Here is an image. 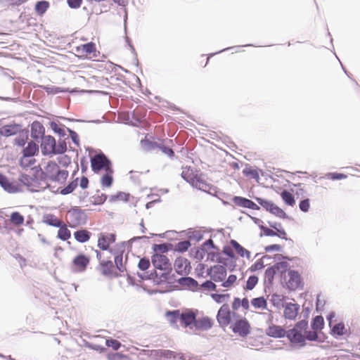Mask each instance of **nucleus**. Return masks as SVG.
Here are the masks:
<instances>
[{
	"label": "nucleus",
	"instance_id": "obj_48",
	"mask_svg": "<svg viewBox=\"0 0 360 360\" xmlns=\"http://www.w3.org/2000/svg\"><path fill=\"white\" fill-rule=\"evenodd\" d=\"M271 214H274L275 216L281 219H285L288 217L286 213L277 205L274 207L273 211L271 212Z\"/></svg>",
	"mask_w": 360,
	"mask_h": 360
},
{
	"label": "nucleus",
	"instance_id": "obj_33",
	"mask_svg": "<svg viewBox=\"0 0 360 360\" xmlns=\"http://www.w3.org/2000/svg\"><path fill=\"white\" fill-rule=\"evenodd\" d=\"M113 172L112 168L105 172V174L101 179V184L102 186L110 187L112 185L113 181Z\"/></svg>",
	"mask_w": 360,
	"mask_h": 360
},
{
	"label": "nucleus",
	"instance_id": "obj_15",
	"mask_svg": "<svg viewBox=\"0 0 360 360\" xmlns=\"http://www.w3.org/2000/svg\"><path fill=\"white\" fill-rule=\"evenodd\" d=\"M152 263L155 269L165 271L171 269V263L165 255L160 254L154 255L152 258Z\"/></svg>",
	"mask_w": 360,
	"mask_h": 360
},
{
	"label": "nucleus",
	"instance_id": "obj_51",
	"mask_svg": "<svg viewBox=\"0 0 360 360\" xmlns=\"http://www.w3.org/2000/svg\"><path fill=\"white\" fill-rule=\"evenodd\" d=\"M138 266H139V268L141 271L147 270L149 268V266H150V261H149V259L148 258H146V257L141 258L139 260V262L138 264Z\"/></svg>",
	"mask_w": 360,
	"mask_h": 360
},
{
	"label": "nucleus",
	"instance_id": "obj_53",
	"mask_svg": "<svg viewBox=\"0 0 360 360\" xmlns=\"http://www.w3.org/2000/svg\"><path fill=\"white\" fill-rule=\"evenodd\" d=\"M27 139L28 136L26 133L23 135H20L18 138L15 139V144L20 147L24 146L26 143Z\"/></svg>",
	"mask_w": 360,
	"mask_h": 360
},
{
	"label": "nucleus",
	"instance_id": "obj_63",
	"mask_svg": "<svg viewBox=\"0 0 360 360\" xmlns=\"http://www.w3.org/2000/svg\"><path fill=\"white\" fill-rule=\"evenodd\" d=\"M223 252L226 255L229 256L231 258L235 257L234 252L231 247H224Z\"/></svg>",
	"mask_w": 360,
	"mask_h": 360
},
{
	"label": "nucleus",
	"instance_id": "obj_4",
	"mask_svg": "<svg viewBox=\"0 0 360 360\" xmlns=\"http://www.w3.org/2000/svg\"><path fill=\"white\" fill-rule=\"evenodd\" d=\"M308 328V323L306 321L297 322L295 327L286 332V336L289 340L295 344L303 346L305 343L306 329Z\"/></svg>",
	"mask_w": 360,
	"mask_h": 360
},
{
	"label": "nucleus",
	"instance_id": "obj_46",
	"mask_svg": "<svg viewBox=\"0 0 360 360\" xmlns=\"http://www.w3.org/2000/svg\"><path fill=\"white\" fill-rule=\"evenodd\" d=\"M152 353H154L155 355L160 356V357L164 356V357L169 358V359H172V358L175 359L176 358L175 354L170 351H161V350L156 351V350H155V351H152Z\"/></svg>",
	"mask_w": 360,
	"mask_h": 360
},
{
	"label": "nucleus",
	"instance_id": "obj_41",
	"mask_svg": "<svg viewBox=\"0 0 360 360\" xmlns=\"http://www.w3.org/2000/svg\"><path fill=\"white\" fill-rule=\"evenodd\" d=\"M257 201L262 207H264V209H266L267 211H269L271 213L273 211V209L274 208V207L276 205L271 201L264 200L262 198H257Z\"/></svg>",
	"mask_w": 360,
	"mask_h": 360
},
{
	"label": "nucleus",
	"instance_id": "obj_42",
	"mask_svg": "<svg viewBox=\"0 0 360 360\" xmlns=\"http://www.w3.org/2000/svg\"><path fill=\"white\" fill-rule=\"evenodd\" d=\"M258 281H259V279L257 276H255V275L250 276L246 282V285L244 287V289L248 290H252L255 287V285L257 284Z\"/></svg>",
	"mask_w": 360,
	"mask_h": 360
},
{
	"label": "nucleus",
	"instance_id": "obj_64",
	"mask_svg": "<svg viewBox=\"0 0 360 360\" xmlns=\"http://www.w3.org/2000/svg\"><path fill=\"white\" fill-rule=\"evenodd\" d=\"M241 300V307H243L245 310H248L250 308V302L247 297H244L243 299H240Z\"/></svg>",
	"mask_w": 360,
	"mask_h": 360
},
{
	"label": "nucleus",
	"instance_id": "obj_26",
	"mask_svg": "<svg viewBox=\"0 0 360 360\" xmlns=\"http://www.w3.org/2000/svg\"><path fill=\"white\" fill-rule=\"evenodd\" d=\"M42 222L51 226L58 227L60 226L63 221L53 214H45L43 215Z\"/></svg>",
	"mask_w": 360,
	"mask_h": 360
},
{
	"label": "nucleus",
	"instance_id": "obj_59",
	"mask_svg": "<svg viewBox=\"0 0 360 360\" xmlns=\"http://www.w3.org/2000/svg\"><path fill=\"white\" fill-rule=\"evenodd\" d=\"M76 186H77V184L72 182L68 186H66L61 191V193L65 194V195L70 193L75 190Z\"/></svg>",
	"mask_w": 360,
	"mask_h": 360
},
{
	"label": "nucleus",
	"instance_id": "obj_25",
	"mask_svg": "<svg viewBox=\"0 0 360 360\" xmlns=\"http://www.w3.org/2000/svg\"><path fill=\"white\" fill-rule=\"evenodd\" d=\"M39 152V147L37 143L33 141L28 143L27 147L23 150V158L21 159L20 162L23 164L25 158L32 157Z\"/></svg>",
	"mask_w": 360,
	"mask_h": 360
},
{
	"label": "nucleus",
	"instance_id": "obj_23",
	"mask_svg": "<svg viewBox=\"0 0 360 360\" xmlns=\"http://www.w3.org/2000/svg\"><path fill=\"white\" fill-rule=\"evenodd\" d=\"M141 147L143 150L150 151L158 149L160 143L155 141L154 137L146 134L145 138L141 141Z\"/></svg>",
	"mask_w": 360,
	"mask_h": 360
},
{
	"label": "nucleus",
	"instance_id": "obj_14",
	"mask_svg": "<svg viewBox=\"0 0 360 360\" xmlns=\"http://www.w3.org/2000/svg\"><path fill=\"white\" fill-rule=\"evenodd\" d=\"M270 226L272 229L261 226L260 229L262 231L263 235L266 236H278L282 239L287 240V233L283 229H278L276 226V223L272 224H270Z\"/></svg>",
	"mask_w": 360,
	"mask_h": 360
},
{
	"label": "nucleus",
	"instance_id": "obj_8",
	"mask_svg": "<svg viewBox=\"0 0 360 360\" xmlns=\"http://www.w3.org/2000/svg\"><path fill=\"white\" fill-rule=\"evenodd\" d=\"M91 167L94 173H99L112 169V162L103 153L95 155L91 158Z\"/></svg>",
	"mask_w": 360,
	"mask_h": 360
},
{
	"label": "nucleus",
	"instance_id": "obj_20",
	"mask_svg": "<svg viewBox=\"0 0 360 360\" xmlns=\"http://www.w3.org/2000/svg\"><path fill=\"white\" fill-rule=\"evenodd\" d=\"M299 310L300 306L298 304L287 303L284 306L283 316L287 319L294 320L297 317Z\"/></svg>",
	"mask_w": 360,
	"mask_h": 360
},
{
	"label": "nucleus",
	"instance_id": "obj_39",
	"mask_svg": "<svg viewBox=\"0 0 360 360\" xmlns=\"http://www.w3.org/2000/svg\"><path fill=\"white\" fill-rule=\"evenodd\" d=\"M324 325L323 318L321 316H316L312 321L311 328L314 330H320Z\"/></svg>",
	"mask_w": 360,
	"mask_h": 360
},
{
	"label": "nucleus",
	"instance_id": "obj_54",
	"mask_svg": "<svg viewBox=\"0 0 360 360\" xmlns=\"http://www.w3.org/2000/svg\"><path fill=\"white\" fill-rule=\"evenodd\" d=\"M200 286L209 291L216 290L217 288L216 284L212 281H206Z\"/></svg>",
	"mask_w": 360,
	"mask_h": 360
},
{
	"label": "nucleus",
	"instance_id": "obj_22",
	"mask_svg": "<svg viewBox=\"0 0 360 360\" xmlns=\"http://www.w3.org/2000/svg\"><path fill=\"white\" fill-rule=\"evenodd\" d=\"M233 202L238 206L249 208L254 210H259V207L253 201L240 196H236L233 199Z\"/></svg>",
	"mask_w": 360,
	"mask_h": 360
},
{
	"label": "nucleus",
	"instance_id": "obj_21",
	"mask_svg": "<svg viewBox=\"0 0 360 360\" xmlns=\"http://www.w3.org/2000/svg\"><path fill=\"white\" fill-rule=\"evenodd\" d=\"M266 334L269 337L279 338L285 337L286 331L282 326L271 323L266 329Z\"/></svg>",
	"mask_w": 360,
	"mask_h": 360
},
{
	"label": "nucleus",
	"instance_id": "obj_38",
	"mask_svg": "<svg viewBox=\"0 0 360 360\" xmlns=\"http://www.w3.org/2000/svg\"><path fill=\"white\" fill-rule=\"evenodd\" d=\"M11 221L15 226L22 225L24 222V217L18 212H14L11 214Z\"/></svg>",
	"mask_w": 360,
	"mask_h": 360
},
{
	"label": "nucleus",
	"instance_id": "obj_18",
	"mask_svg": "<svg viewBox=\"0 0 360 360\" xmlns=\"http://www.w3.org/2000/svg\"><path fill=\"white\" fill-rule=\"evenodd\" d=\"M214 325V321L208 316H202L196 319L195 328L196 330L206 331L210 330Z\"/></svg>",
	"mask_w": 360,
	"mask_h": 360
},
{
	"label": "nucleus",
	"instance_id": "obj_52",
	"mask_svg": "<svg viewBox=\"0 0 360 360\" xmlns=\"http://www.w3.org/2000/svg\"><path fill=\"white\" fill-rule=\"evenodd\" d=\"M264 266V262L262 259H257L253 264L250 267V270L251 271H256L257 270H260L263 269Z\"/></svg>",
	"mask_w": 360,
	"mask_h": 360
},
{
	"label": "nucleus",
	"instance_id": "obj_19",
	"mask_svg": "<svg viewBox=\"0 0 360 360\" xmlns=\"http://www.w3.org/2000/svg\"><path fill=\"white\" fill-rule=\"evenodd\" d=\"M21 131V126L17 124L4 125L0 128V135L5 137L18 134Z\"/></svg>",
	"mask_w": 360,
	"mask_h": 360
},
{
	"label": "nucleus",
	"instance_id": "obj_10",
	"mask_svg": "<svg viewBox=\"0 0 360 360\" xmlns=\"http://www.w3.org/2000/svg\"><path fill=\"white\" fill-rule=\"evenodd\" d=\"M65 219L70 227L75 228L86 222V214L80 209L72 208L69 210L65 216Z\"/></svg>",
	"mask_w": 360,
	"mask_h": 360
},
{
	"label": "nucleus",
	"instance_id": "obj_12",
	"mask_svg": "<svg viewBox=\"0 0 360 360\" xmlns=\"http://www.w3.org/2000/svg\"><path fill=\"white\" fill-rule=\"evenodd\" d=\"M96 257L100 260V270L103 275L108 276H117L115 268L111 261H103L101 253L98 251H96Z\"/></svg>",
	"mask_w": 360,
	"mask_h": 360
},
{
	"label": "nucleus",
	"instance_id": "obj_56",
	"mask_svg": "<svg viewBox=\"0 0 360 360\" xmlns=\"http://www.w3.org/2000/svg\"><path fill=\"white\" fill-rule=\"evenodd\" d=\"M158 149H160L163 153H165L166 155L169 157L174 156V151L170 147L160 143Z\"/></svg>",
	"mask_w": 360,
	"mask_h": 360
},
{
	"label": "nucleus",
	"instance_id": "obj_40",
	"mask_svg": "<svg viewBox=\"0 0 360 360\" xmlns=\"http://www.w3.org/2000/svg\"><path fill=\"white\" fill-rule=\"evenodd\" d=\"M257 201L262 207H264V209H266L267 211H269L271 213L273 211V209L274 208V207L276 205L271 201L264 200L262 198H257Z\"/></svg>",
	"mask_w": 360,
	"mask_h": 360
},
{
	"label": "nucleus",
	"instance_id": "obj_2",
	"mask_svg": "<svg viewBox=\"0 0 360 360\" xmlns=\"http://www.w3.org/2000/svg\"><path fill=\"white\" fill-rule=\"evenodd\" d=\"M166 316L169 319L171 325L176 326L178 320H180L181 325L184 328H192L195 326L196 321V313L192 309H186L180 312L179 309L168 311L166 312Z\"/></svg>",
	"mask_w": 360,
	"mask_h": 360
},
{
	"label": "nucleus",
	"instance_id": "obj_7",
	"mask_svg": "<svg viewBox=\"0 0 360 360\" xmlns=\"http://www.w3.org/2000/svg\"><path fill=\"white\" fill-rule=\"evenodd\" d=\"M90 262L91 257L89 255L79 252L72 258L70 264V269L74 274L83 273L87 269Z\"/></svg>",
	"mask_w": 360,
	"mask_h": 360
},
{
	"label": "nucleus",
	"instance_id": "obj_28",
	"mask_svg": "<svg viewBox=\"0 0 360 360\" xmlns=\"http://www.w3.org/2000/svg\"><path fill=\"white\" fill-rule=\"evenodd\" d=\"M230 244L231 245L233 249L240 257H245L246 258L250 259V252L243 246H241L236 240H231L230 241Z\"/></svg>",
	"mask_w": 360,
	"mask_h": 360
},
{
	"label": "nucleus",
	"instance_id": "obj_58",
	"mask_svg": "<svg viewBox=\"0 0 360 360\" xmlns=\"http://www.w3.org/2000/svg\"><path fill=\"white\" fill-rule=\"evenodd\" d=\"M304 334L305 335V340L307 339L309 340H315L318 337L317 330H313V331H308L306 330V333Z\"/></svg>",
	"mask_w": 360,
	"mask_h": 360
},
{
	"label": "nucleus",
	"instance_id": "obj_29",
	"mask_svg": "<svg viewBox=\"0 0 360 360\" xmlns=\"http://www.w3.org/2000/svg\"><path fill=\"white\" fill-rule=\"evenodd\" d=\"M197 174V171L194 170L191 167H185L183 168L181 176L191 184Z\"/></svg>",
	"mask_w": 360,
	"mask_h": 360
},
{
	"label": "nucleus",
	"instance_id": "obj_16",
	"mask_svg": "<svg viewBox=\"0 0 360 360\" xmlns=\"http://www.w3.org/2000/svg\"><path fill=\"white\" fill-rule=\"evenodd\" d=\"M0 185L9 193H17L22 191L20 184L9 181L8 179L1 173H0Z\"/></svg>",
	"mask_w": 360,
	"mask_h": 360
},
{
	"label": "nucleus",
	"instance_id": "obj_60",
	"mask_svg": "<svg viewBox=\"0 0 360 360\" xmlns=\"http://www.w3.org/2000/svg\"><path fill=\"white\" fill-rule=\"evenodd\" d=\"M67 3L71 8H78L81 6L82 0H67Z\"/></svg>",
	"mask_w": 360,
	"mask_h": 360
},
{
	"label": "nucleus",
	"instance_id": "obj_61",
	"mask_svg": "<svg viewBox=\"0 0 360 360\" xmlns=\"http://www.w3.org/2000/svg\"><path fill=\"white\" fill-rule=\"evenodd\" d=\"M241 300L239 297H234L233 302H232V304H231V307H232V309H233V311H235L236 310H238L240 307H241Z\"/></svg>",
	"mask_w": 360,
	"mask_h": 360
},
{
	"label": "nucleus",
	"instance_id": "obj_5",
	"mask_svg": "<svg viewBox=\"0 0 360 360\" xmlns=\"http://www.w3.org/2000/svg\"><path fill=\"white\" fill-rule=\"evenodd\" d=\"M43 173L45 177L59 183H63L68 176L67 170L60 169L59 166L53 161L48 162Z\"/></svg>",
	"mask_w": 360,
	"mask_h": 360
},
{
	"label": "nucleus",
	"instance_id": "obj_9",
	"mask_svg": "<svg viewBox=\"0 0 360 360\" xmlns=\"http://www.w3.org/2000/svg\"><path fill=\"white\" fill-rule=\"evenodd\" d=\"M20 181L29 191L32 192H39L43 191L47 186L46 182L39 180L35 176H31L27 174L22 175Z\"/></svg>",
	"mask_w": 360,
	"mask_h": 360
},
{
	"label": "nucleus",
	"instance_id": "obj_50",
	"mask_svg": "<svg viewBox=\"0 0 360 360\" xmlns=\"http://www.w3.org/2000/svg\"><path fill=\"white\" fill-rule=\"evenodd\" d=\"M326 176L330 180H341L346 179L347 176L342 173L332 172L328 173Z\"/></svg>",
	"mask_w": 360,
	"mask_h": 360
},
{
	"label": "nucleus",
	"instance_id": "obj_32",
	"mask_svg": "<svg viewBox=\"0 0 360 360\" xmlns=\"http://www.w3.org/2000/svg\"><path fill=\"white\" fill-rule=\"evenodd\" d=\"M57 228H59L58 231V237L60 239L63 240H67L70 238L71 232L63 221L61 223L60 226H58Z\"/></svg>",
	"mask_w": 360,
	"mask_h": 360
},
{
	"label": "nucleus",
	"instance_id": "obj_3",
	"mask_svg": "<svg viewBox=\"0 0 360 360\" xmlns=\"http://www.w3.org/2000/svg\"><path fill=\"white\" fill-rule=\"evenodd\" d=\"M208 274L214 282H221V285L227 290L233 288L237 283V276L234 274L229 275L225 280L227 271L226 267L221 265H215L211 267Z\"/></svg>",
	"mask_w": 360,
	"mask_h": 360
},
{
	"label": "nucleus",
	"instance_id": "obj_11",
	"mask_svg": "<svg viewBox=\"0 0 360 360\" xmlns=\"http://www.w3.org/2000/svg\"><path fill=\"white\" fill-rule=\"evenodd\" d=\"M76 52L81 56L91 58L96 57V47L94 42L81 44L76 47Z\"/></svg>",
	"mask_w": 360,
	"mask_h": 360
},
{
	"label": "nucleus",
	"instance_id": "obj_37",
	"mask_svg": "<svg viewBox=\"0 0 360 360\" xmlns=\"http://www.w3.org/2000/svg\"><path fill=\"white\" fill-rule=\"evenodd\" d=\"M49 7V3L46 1H38L35 5V11L39 15H43L48 8Z\"/></svg>",
	"mask_w": 360,
	"mask_h": 360
},
{
	"label": "nucleus",
	"instance_id": "obj_17",
	"mask_svg": "<svg viewBox=\"0 0 360 360\" xmlns=\"http://www.w3.org/2000/svg\"><path fill=\"white\" fill-rule=\"evenodd\" d=\"M115 241V234L101 233L98 238V247L103 250H108L111 243Z\"/></svg>",
	"mask_w": 360,
	"mask_h": 360
},
{
	"label": "nucleus",
	"instance_id": "obj_55",
	"mask_svg": "<svg viewBox=\"0 0 360 360\" xmlns=\"http://www.w3.org/2000/svg\"><path fill=\"white\" fill-rule=\"evenodd\" d=\"M122 259L123 257L122 254L118 255L115 257V263L116 264V267L120 271H123L124 269V266L122 264Z\"/></svg>",
	"mask_w": 360,
	"mask_h": 360
},
{
	"label": "nucleus",
	"instance_id": "obj_47",
	"mask_svg": "<svg viewBox=\"0 0 360 360\" xmlns=\"http://www.w3.org/2000/svg\"><path fill=\"white\" fill-rule=\"evenodd\" d=\"M66 150L67 145L65 141H60L58 144L56 143V154H63Z\"/></svg>",
	"mask_w": 360,
	"mask_h": 360
},
{
	"label": "nucleus",
	"instance_id": "obj_24",
	"mask_svg": "<svg viewBox=\"0 0 360 360\" xmlns=\"http://www.w3.org/2000/svg\"><path fill=\"white\" fill-rule=\"evenodd\" d=\"M191 184L200 190L207 191L210 189V185L207 182L205 176L202 174H198L195 176V179L192 181Z\"/></svg>",
	"mask_w": 360,
	"mask_h": 360
},
{
	"label": "nucleus",
	"instance_id": "obj_13",
	"mask_svg": "<svg viewBox=\"0 0 360 360\" xmlns=\"http://www.w3.org/2000/svg\"><path fill=\"white\" fill-rule=\"evenodd\" d=\"M56 140L51 136H45L42 138L41 143V153L44 155L56 154Z\"/></svg>",
	"mask_w": 360,
	"mask_h": 360
},
{
	"label": "nucleus",
	"instance_id": "obj_30",
	"mask_svg": "<svg viewBox=\"0 0 360 360\" xmlns=\"http://www.w3.org/2000/svg\"><path fill=\"white\" fill-rule=\"evenodd\" d=\"M75 238L79 243L87 242L91 237V233L86 229L79 230L74 233Z\"/></svg>",
	"mask_w": 360,
	"mask_h": 360
},
{
	"label": "nucleus",
	"instance_id": "obj_43",
	"mask_svg": "<svg viewBox=\"0 0 360 360\" xmlns=\"http://www.w3.org/2000/svg\"><path fill=\"white\" fill-rule=\"evenodd\" d=\"M190 246L191 243L189 240L180 241L175 245L174 250L180 252H184L188 250Z\"/></svg>",
	"mask_w": 360,
	"mask_h": 360
},
{
	"label": "nucleus",
	"instance_id": "obj_49",
	"mask_svg": "<svg viewBox=\"0 0 360 360\" xmlns=\"http://www.w3.org/2000/svg\"><path fill=\"white\" fill-rule=\"evenodd\" d=\"M106 345L109 347H112L114 350H118L121 347V343L115 339L106 340Z\"/></svg>",
	"mask_w": 360,
	"mask_h": 360
},
{
	"label": "nucleus",
	"instance_id": "obj_44",
	"mask_svg": "<svg viewBox=\"0 0 360 360\" xmlns=\"http://www.w3.org/2000/svg\"><path fill=\"white\" fill-rule=\"evenodd\" d=\"M332 331L334 334L342 335L347 333L344 323H338L333 326Z\"/></svg>",
	"mask_w": 360,
	"mask_h": 360
},
{
	"label": "nucleus",
	"instance_id": "obj_62",
	"mask_svg": "<svg viewBox=\"0 0 360 360\" xmlns=\"http://www.w3.org/2000/svg\"><path fill=\"white\" fill-rule=\"evenodd\" d=\"M37 129H39V134H42L44 132L43 126L39 122H34L32 126V132H33L34 130L37 131Z\"/></svg>",
	"mask_w": 360,
	"mask_h": 360
},
{
	"label": "nucleus",
	"instance_id": "obj_34",
	"mask_svg": "<svg viewBox=\"0 0 360 360\" xmlns=\"http://www.w3.org/2000/svg\"><path fill=\"white\" fill-rule=\"evenodd\" d=\"M251 304L255 309H265L267 307V301L264 297L253 298Z\"/></svg>",
	"mask_w": 360,
	"mask_h": 360
},
{
	"label": "nucleus",
	"instance_id": "obj_6",
	"mask_svg": "<svg viewBox=\"0 0 360 360\" xmlns=\"http://www.w3.org/2000/svg\"><path fill=\"white\" fill-rule=\"evenodd\" d=\"M284 271L283 280L288 290L295 291L303 288L304 281L301 274L297 271L293 269H285Z\"/></svg>",
	"mask_w": 360,
	"mask_h": 360
},
{
	"label": "nucleus",
	"instance_id": "obj_27",
	"mask_svg": "<svg viewBox=\"0 0 360 360\" xmlns=\"http://www.w3.org/2000/svg\"><path fill=\"white\" fill-rule=\"evenodd\" d=\"M287 267H288V264L286 262H278V263L276 264L275 265H274L273 266L268 268L266 270V272H265L266 276L269 278V277L273 278L274 274L277 271H281L283 273V270L287 269Z\"/></svg>",
	"mask_w": 360,
	"mask_h": 360
},
{
	"label": "nucleus",
	"instance_id": "obj_36",
	"mask_svg": "<svg viewBox=\"0 0 360 360\" xmlns=\"http://www.w3.org/2000/svg\"><path fill=\"white\" fill-rule=\"evenodd\" d=\"M243 173L245 176L250 177L251 179H254L257 181L259 178L258 171L252 167H245L243 169Z\"/></svg>",
	"mask_w": 360,
	"mask_h": 360
},
{
	"label": "nucleus",
	"instance_id": "obj_1",
	"mask_svg": "<svg viewBox=\"0 0 360 360\" xmlns=\"http://www.w3.org/2000/svg\"><path fill=\"white\" fill-rule=\"evenodd\" d=\"M217 320L222 328L229 326L231 331L240 338H246L251 333V325L249 321L230 309L228 304H224L219 309Z\"/></svg>",
	"mask_w": 360,
	"mask_h": 360
},
{
	"label": "nucleus",
	"instance_id": "obj_45",
	"mask_svg": "<svg viewBox=\"0 0 360 360\" xmlns=\"http://www.w3.org/2000/svg\"><path fill=\"white\" fill-rule=\"evenodd\" d=\"M229 297H230L229 294H217V293L211 294L212 299L218 304L224 302L226 299L229 298Z\"/></svg>",
	"mask_w": 360,
	"mask_h": 360
},
{
	"label": "nucleus",
	"instance_id": "obj_31",
	"mask_svg": "<svg viewBox=\"0 0 360 360\" xmlns=\"http://www.w3.org/2000/svg\"><path fill=\"white\" fill-rule=\"evenodd\" d=\"M188 260L186 259L178 258L174 262V268L178 274L186 273Z\"/></svg>",
	"mask_w": 360,
	"mask_h": 360
},
{
	"label": "nucleus",
	"instance_id": "obj_35",
	"mask_svg": "<svg viewBox=\"0 0 360 360\" xmlns=\"http://www.w3.org/2000/svg\"><path fill=\"white\" fill-rule=\"evenodd\" d=\"M281 197L287 205L292 207L295 205L294 196L290 192L284 190L281 193Z\"/></svg>",
	"mask_w": 360,
	"mask_h": 360
},
{
	"label": "nucleus",
	"instance_id": "obj_57",
	"mask_svg": "<svg viewBox=\"0 0 360 360\" xmlns=\"http://www.w3.org/2000/svg\"><path fill=\"white\" fill-rule=\"evenodd\" d=\"M299 207L302 212H308L309 210V207H310L309 200L305 199V200L300 201V202L299 204Z\"/></svg>",
	"mask_w": 360,
	"mask_h": 360
}]
</instances>
